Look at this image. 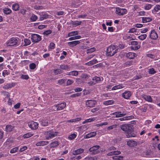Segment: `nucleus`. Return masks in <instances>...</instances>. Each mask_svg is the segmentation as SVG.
<instances>
[{
    "label": "nucleus",
    "mask_w": 160,
    "mask_h": 160,
    "mask_svg": "<svg viewBox=\"0 0 160 160\" xmlns=\"http://www.w3.org/2000/svg\"><path fill=\"white\" fill-rule=\"evenodd\" d=\"M98 62V61L96 59H93L89 62L86 63V65H91Z\"/></svg>",
    "instance_id": "obj_36"
},
{
    "label": "nucleus",
    "mask_w": 160,
    "mask_h": 160,
    "mask_svg": "<svg viewBox=\"0 0 160 160\" xmlns=\"http://www.w3.org/2000/svg\"><path fill=\"white\" fill-rule=\"evenodd\" d=\"M121 129L124 131H127L128 129V125L124 124L121 126Z\"/></svg>",
    "instance_id": "obj_38"
},
{
    "label": "nucleus",
    "mask_w": 160,
    "mask_h": 160,
    "mask_svg": "<svg viewBox=\"0 0 160 160\" xmlns=\"http://www.w3.org/2000/svg\"><path fill=\"white\" fill-rule=\"evenodd\" d=\"M74 82L71 79H68L67 80V85H69L71 84Z\"/></svg>",
    "instance_id": "obj_59"
},
{
    "label": "nucleus",
    "mask_w": 160,
    "mask_h": 160,
    "mask_svg": "<svg viewBox=\"0 0 160 160\" xmlns=\"http://www.w3.org/2000/svg\"><path fill=\"white\" fill-rule=\"evenodd\" d=\"M80 42L79 40L74 41L72 42H69L68 43V45L70 47H73L74 46H75L79 43H80Z\"/></svg>",
    "instance_id": "obj_16"
},
{
    "label": "nucleus",
    "mask_w": 160,
    "mask_h": 160,
    "mask_svg": "<svg viewBox=\"0 0 160 160\" xmlns=\"http://www.w3.org/2000/svg\"><path fill=\"white\" fill-rule=\"evenodd\" d=\"M112 158L114 160H122L123 156H113Z\"/></svg>",
    "instance_id": "obj_42"
},
{
    "label": "nucleus",
    "mask_w": 160,
    "mask_h": 160,
    "mask_svg": "<svg viewBox=\"0 0 160 160\" xmlns=\"http://www.w3.org/2000/svg\"><path fill=\"white\" fill-rule=\"evenodd\" d=\"M48 15L45 12H42L40 15L39 19L40 21H42L45 19H46V18H48Z\"/></svg>",
    "instance_id": "obj_18"
},
{
    "label": "nucleus",
    "mask_w": 160,
    "mask_h": 160,
    "mask_svg": "<svg viewBox=\"0 0 160 160\" xmlns=\"http://www.w3.org/2000/svg\"><path fill=\"white\" fill-rule=\"evenodd\" d=\"M152 5L151 4H147L144 6V9L146 10H150L152 7Z\"/></svg>",
    "instance_id": "obj_45"
},
{
    "label": "nucleus",
    "mask_w": 160,
    "mask_h": 160,
    "mask_svg": "<svg viewBox=\"0 0 160 160\" xmlns=\"http://www.w3.org/2000/svg\"><path fill=\"white\" fill-rule=\"evenodd\" d=\"M29 67L30 69H34L36 68V65L34 63H32L29 65Z\"/></svg>",
    "instance_id": "obj_53"
},
{
    "label": "nucleus",
    "mask_w": 160,
    "mask_h": 160,
    "mask_svg": "<svg viewBox=\"0 0 160 160\" xmlns=\"http://www.w3.org/2000/svg\"><path fill=\"white\" fill-rule=\"evenodd\" d=\"M127 145L130 147H133L137 145V142L135 141L128 140L127 142Z\"/></svg>",
    "instance_id": "obj_13"
},
{
    "label": "nucleus",
    "mask_w": 160,
    "mask_h": 160,
    "mask_svg": "<svg viewBox=\"0 0 160 160\" xmlns=\"http://www.w3.org/2000/svg\"><path fill=\"white\" fill-rule=\"evenodd\" d=\"M130 43L132 45V46L131 47V48L132 49L137 50L139 49L140 47V45L138 44V42L137 41H131Z\"/></svg>",
    "instance_id": "obj_9"
},
{
    "label": "nucleus",
    "mask_w": 160,
    "mask_h": 160,
    "mask_svg": "<svg viewBox=\"0 0 160 160\" xmlns=\"http://www.w3.org/2000/svg\"><path fill=\"white\" fill-rule=\"evenodd\" d=\"M38 18V17L34 14H32L30 18L31 20L32 21H36Z\"/></svg>",
    "instance_id": "obj_47"
},
{
    "label": "nucleus",
    "mask_w": 160,
    "mask_h": 160,
    "mask_svg": "<svg viewBox=\"0 0 160 160\" xmlns=\"http://www.w3.org/2000/svg\"><path fill=\"white\" fill-rule=\"evenodd\" d=\"M99 147V146L98 145L94 146L91 148L89 149V151L91 154H96L98 153L99 150L98 149Z\"/></svg>",
    "instance_id": "obj_5"
},
{
    "label": "nucleus",
    "mask_w": 160,
    "mask_h": 160,
    "mask_svg": "<svg viewBox=\"0 0 160 160\" xmlns=\"http://www.w3.org/2000/svg\"><path fill=\"white\" fill-rule=\"evenodd\" d=\"M113 101L111 100H108L105 101L103 102V104L105 105H109L112 104L113 103Z\"/></svg>",
    "instance_id": "obj_48"
},
{
    "label": "nucleus",
    "mask_w": 160,
    "mask_h": 160,
    "mask_svg": "<svg viewBox=\"0 0 160 160\" xmlns=\"http://www.w3.org/2000/svg\"><path fill=\"white\" fill-rule=\"evenodd\" d=\"M95 120L94 118H90L87 119L85 121L82 122L83 124H84L86 122H91Z\"/></svg>",
    "instance_id": "obj_51"
},
{
    "label": "nucleus",
    "mask_w": 160,
    "mask_h": 160,
    "mask_svg": "<svg viewBox=\"0 0 160 160\" xmlns=\"http://www.w3.org/2000/svg\"><path fill=\"white\" fill-rule=\"evenodd\" d=\"M147 37V35L145 34H141V35L138 36V38L139 39L141 40H143L146 38Z\"/></svg>",
    "instance_id": "obj_34"
},
{
    "label": "nucleus",
    "mask_w": 160,
    "mask_h": 160,
    "mask_svg": "<svg viewBox=\"0 0 160 160\" xmlns=\"http://www.w3.org/2000/svg\"><path fill=\"white\" fill-rule=\"evenodd\" d=\"M137 30V29H136L135 28H133L130 29L128 32L129 33H133L135 32Z\"/></svg>",
    "instance_id": "obj_55"
},
{
    "label": "nucleus",
    "mask_w": 160,
    "mask_h": 160,
    "mask_svg": "<svg viewBox=\"0 0 160 160\" xmlns=\"http://www.w3.org/2000/svg\"><path fill=\"white\" fill-rule=\"evenodd\" d=\"M31 39L32 42H36L40 41L41 38L39 35L37 34H33L32 36Z\"/></svg>",
    "instance_id": "obj_6"
},
{
    "label": "nucleus",
    "mask_w": 160,
    "mask_h": 160,
    "mask_svg": "<svg viewBox=\"0 0 160 160\" xmlns=\"http://www.w3.org/2000/svg\"><path fill=\"white\" fill-rule=\"evenodd\" d=\"M8 74H9V73L7 70H4L2 72V76L4 77Z\"/></svg>",
    "instance_id": "obj_56"
},
{
    "label": "nucleus",
    "mask_w": 160,
    "mask_h": 160,
    "mask_svg": "<svg viewBox=\"0 0 160 160\" xmlns=\"http://www.w3.org/2000/svg\"><path fill=\"white\" fill-rule=\"evenodd\" d=\"M93 80L94 82L93 83L94 84H95V83L101 81V78L99 77H95L93 78Z\"/></svg>",
    "instance_id": "obj_44"
},
{
    "label": "nucleus",
    "mask_w": 160,
    "mask_h": 160,
    "mask_svg": "<svg viewBox=\"0 0 160 160\" xmlns=\"http://www.w3.org/2000/svg\"><path fill=\"white\" fill-rule=\"evenodd\" d=\"M65 79H61L58 81V82L60 84H62L63 83L65 82Z\"/></svg>",
    "instance_id": "obj_60"
},
{
    "label": "nucleus",
    "mask_w": 160,
    "mask_h": 160,
    "mask_svg": "<svg viewBox=\"0 0 160 160\" xmlns=\"http://www.w3.org/2000/svg\"><path fill=\"white\" fill-rule=\"evenodd\" d=\"M147 56L148 57L151 58L152 59L154 58H155V55H153V54H147Z\"/></svg>",
    "instance_id": "obj_62"
},
{
    "label": "nucleus",
    "mask_w": 160,
    "mask_h": 160,
    "mask_svg": "<svg viewBox=\"0 0 160 160\" xmlns=\"http://www.w3.org/2000/svg\"><path fill=\"white\" fill-rule=\"evenodd\" d=\"M143 98L146 101L149 102H153L152 99L151 97L148 95H144L143 97Z\"/></svg>",
    "instance_id": "obj_25"
},
{
    "label": "nucleus",
    "mask_w": 160,
    "mask_h": 160,
    "mask_svg": "<svg viewBox=\"0 0 160 160\" xmlns=\"http://www.w3.org/2000/svg\"><path fill=\"white\" fill-rule=\"evenodd\" d=\"M19 149V147H18L14 148L12 149L10 151V153L11 154L14 153L18 152Z\"/></svg>",
    "instance_id": "obj_35"
},
{
    "label": "nucleus",
    "mask_w": 160,
    "mask_h": 160,
    "mask_svg": "<svg viewBox=\"0 0 160 160\" xmlns=\"http://www.w3.org/2000/svg\"><path fill=\"white\" fill-rule=\"evenodd\" d=\"M135 53L132 52H129L126 54V56L129 59H133L135 56Z\"/></svg>",
    "instance_id": "obj_20"
},
{
    "label": "nucleus",
    "mask_w": 160,
    "mask_h": 160,
    "mask_svg": "<svg viewBox=\"0 0 160 160\" xmlns=\"http://www.w3.org/2000/svg\"><path fill=\"white\" fill-rule=\"evenodd\" d=\"M148 72L149 74H154L156 72L153 68H151L149 69Z\"/></svg>",
    "instance_id": "obj_52"
},
{
    "label": "nucleus",
    "mask_w": 160,
    "mask_h": 160,
    "mask_svg": "<svg viewBox=\"0 0 160 160\" xmlns=\"http://www.w3.org/2000/svg\"><path fill=\"white\" fill-rule=\"evenodd\" d=\"M59 67L63 70H67L68 68H69L68 66L64 64H62L60 65Z\"/></svg>",
    "instance_id": "obj_46"
},
{
    "label": "nucleus",
    "mask_w": 160,
    "mask_h": 160,
    "mask_svg": "<svg viewBox=\"0 0 160 160\" xmlns=\"http://www.w3.org/2000/svg\"><path fill=\"white\" fill-rule=\"evenodd\" d=\"M151 17H144L142 18V20L143 23H146L151 21L152 20Z\"/></svg>",
    "instance_id": "obj_19"
},
{
    "label": "nucleus",
    "mask_w": 160,
    "mask_h": 160,
    "mask_svg": "<svg viewBox=\"0 0 160 160\" xmlns=\"http://www.w3.org/2000/svg\"><path fill=\"white\" fill-rule=\"evenodd\" d=\"M116 86L117 87L116 88H117L118 89H121L124 87V86L122 84H120L118 85H116Z\"/></svg>",
    "instance_id": "obj_63"
},
{
    "label": "nucleus",
    "mask_w": 160,
    "mask_h": 160,
    "mask_svg": "<svg viewBox=\"0 0 160 160\" xmlns=\"http://www.w3.org/2000/svg\"><path fill=\"white\" fill-rule=\"evenodd\" d=\"M66 106V103L65 102H63L55 105L52 107V108L54 111L60 110L64 108Z\"/></svg>",
    "instance_id": "obj_4"
},
{
    "label": "nucleus",
    "mask_w": 160,
    "mask_h": 160,
    "mask_svg": "<svg viewBox=\"0 0 160 160\" xmlns=\"http://www.w3.org/2000/svg\"><path fill=\"white\" fill-rule=\"evenodd\" d=\"M150 37L152 39H156L158 38V35L155 30H152L150 34Z\"/></svg>",
    "instance_id": "obj_11"
},
{
    "label": "nucleus",
    "mask_w": 160,
    "mask_h": 160,
    "mask_svg": "<svg viewBox=\"0 0 160 160\" xmlns=\"http://www.w3.org/2000/svg\"><path fill=\"white\" fill-rule=\"evenodd\" d=\"M12 11L10 9L7 8H5L3 9V12L6 14H8L11 12Z\"/></svg>",
    "instance_id": "obj_29"
},
{
    "label": "nucleus",
    "mask_w": 160,
    "mask_h": 160,
    "mask_svg": "<svg viewBox=\"0 0 160 160\" xmlns=\"http://www.w3.org/2000/svg\"><path fill=\"white\" fill-rule=\"evenodd\" d=\"M24 46H26L28 45L31 43L30 40L28 39H24Z\"/></svg>",
    "instance_id": "obj_49"
},
{
    "label": "nucleus",
    "mask_w": 160,
    "mask_h": 160,
    "mask_svg": "<svg viewBox=\"0 0 160 160\" xmlns=\"http://www.w3.org/2000/svg\"><path fill=\"white\" fill-rule=\"evenodd\" d=\"M131 94L130 91H126L122 94V96L126 99H128L131 97Z\"/></svg>",
    "instance_id": "obj_15"
},
{
    "label": "nucleus",
    "mask_w": 160,
    "mask_h": 160,
    "mask_svg": "<svg viewBox=\"0 0 160 160\" xmlns=\"http://www.w3.org/2000/svg\"><path fill=\"white\" fill-rule=\"evenodd\" d=\"M96 103V102L94 100H87L86 102V104L90 107H93Z\"/></svg>",
    "instance_id": "obj_12"
},
{
    "label": "nucleus",
    "mask_w": 160,
    "mask_h": 160,
    "mask_svg": "<svg viewBox=\"0 0 160 160\" xmlns=\"http://www.w3.org/2000/svg\"><path fill=\"white\" fill-rule=\"evenodd\" d=\"M55 44L53 43H50L49 46V50H50V49L52 50L54 49L55 48Z\"/></svg>",
    "instance_id": "obj_54"
},
{
    "label": "nucleus",
    "mask_w": 160,
    "mask_h": 160,
    "mask_svg": "<svg viewBox=\"0 0 160 160\" xmlns=\"http://www.w3.org/2000/svg\"><path fill=\"white\" fill-rule=\"evenodd\" d=\"M28 126L32 129H36L38 128V124L36 122L31 121L28 122Z\"/></svg>",
    "instance_id": "obj_10"
},
{
    "label": "nucleus",
    "mask_w": 160,
    "mask_h": 160,
    "mask_svg": "<svg viewBox=\"0 0 160 160\" xmlns=\"http://www.w3.org/2000/svg\"><path fill=\"white\" fill-rule=\"evenodd\" d=\"M33 134L31 132H29L25 134L23 136L24 138H27L31 137L33 135Z\"/></svg>",
    "instance_id": "obj_28"
},
{
    "label": "nucleus",
    "mask_w": 160,
    "mask_h": 160,
    "mask_svg": "<svg viewBox=\"0 0 160 160\" xmlns=\"http://www.w3.org/2000/svg\"><path fill=\"white\" fill-rule=\"evenodd\" d=\"M13 127L10 125H8L6 127V131L8 132H10L13 128Z\"/></svg>",
    "instance_id": "obj_33"
},
{
    "label": "nucleus",
    "mask_w": 160,
    "mask_h": 160,
    "mask_svg": "<svg viewBox=\"0 0 160 160\" xmlns=\"http://www.w3.org/2000/svg\"><path fill=\"white\" fill-rule=\"evenodd\" d=\"M27 148H28L26 146L21 147L19 149V152H23V151H25V150H27Z\"/></svg>",
    "instance_id": "obj_57"
},
{
    "label": "nucleus",
    "mask_w": 160,
    "mask_h": 160,
    "mask_svg": "<svg viewBox=\"0 0 160 160\" xmlns=\"http://www.w3.org/2000/svg\"><path fill=\"white\" fill-rule=\"evenodd\" d=\"M49 142L48 141H41L37 142L36 145L37 146H43L44 145H47Z\"/></svg>",
    "instance_id": "obj_14"
},
{
    "label": "nucleus",
    "mask_w": 160,
    "mask_h": 160,
    "mask_svg": "<svg viewBox=\"0 0 160 160\" xmlns=\"http://www.w3.org/2000/svg\"><path fill=\"white\" fill-rule=\"evenodd\" d=\"M98 158L97 157L95 156L93 157H87L84 158V160H97Z\"/></svg>",
    "instance_id": "obj_43"
},
{
    "label": "nucleus",
    "mask_w": 160,
    "mask_h": 160,
    "mask_svg": "<svg viewBox=\"0 0 160 160\" xmlns=\"http://www.w3.org/2000/svg\"><path fill=\"white\" fill-rule=\"evenodd\" d=\"M153 102L156 104L158 106L160 107V97L157 98L156 100L153 101Z\"/></svg>",
    "instance_id": "obj_32"
},
{
    "label": "nucleus",
    "mask_w": 160,
    "mask_h": 160,
    "mask_svg": "<svg viewBox=\"0 0 160 160\" xmlns=\"http://www.w3.org/2000/svg\"><path fill=\"white\" fill-rule=\"evenodd\" d=\"M78 74V72L76 71H73L70 72H68L67 75H72L73 76H77Z\"/></svg>",
    "instance_id": "obj_27"
},
{
    "label": "nucleus",
    "mask_w": 160,
    "mask_h": 160,
    "mask_svg": "<svg viewBox=\"0 0 160 160\" xmlns=\"http://www.w3.org/2000/svg\"><path fill=\"white\" fill-rule=\"evenodd\" d=\"M77 135L75 133H73L72 134L70 135L68 137V139L72 140V139H74L76 137Z\"/></svg>",
    "instance_id": "obj_40"
},
{
    "label": "nucleus",
    "mask_w": 160,
    "mask_h": 160,
    "mask_svg": "<svg viewBox=\"0 0 160 160\" xmlns=\"http://www.w3.org/2000/svg\"><path fill=\"white\" fill-rule=\"evenodd\" d=\"M54 72L55 74H57L62 72L61 70L60 69H57L54 70Z\"/></svg>",
    "instance_id": "obj_64"
},
{
    "label": "nucleus",
    "mask_w": 160,
    "mask_h": 160,
    "mask_svg": "<svg viewBox=\"0 0 160 160\" xmlns=\"http://www.w3.org/2000/svg\"><path fill=\"white\" fill-rule=\"evenodd\" d=\"M113 114L116 116L117 118L123 117L126 115V113H122L121 112H114Z\"/></svg>",
    "instance_id": "obj_21"
},
{
    "label": "nucleus",
    "mask_w": 160,
    "mask_h": 160,
    "mask_svg": "<svg viewBox=\"0 0 160 160\" xmlns=\"http://www.w3.org/2000/svg\"><path fill=\"white\" fill-rule=\"evenodd\" d=\"M96 134V132H93L86 135L84 138H92L95 136Z\"/></svg>",
    "instance_id": "obj_17"
},
{
    "label": "nucleus",
    "mask_w": 160,
    "mask_h": 160,
    "mask_svg": "<svg viewBox=\"0 0 160 160\" xmlns=\"http://www.w3.org/2000/svg\"><path fill=\"white\" fill-rule=\"evenodd\" d=\"M19 8V6L18 3H15L12 6V9L14 11L18 10Z\"/></svg>",
    "instance_id": "obj_31"
},
{
    "label": "nucleus",
    "mask_w": 160,
    "mask_h": 160,
    "mask_svg": "<svg viewBox=\"0 0 160 160\" xmlns=\"http://www.w3.org/2000/svg\"><path fill=\"white\" fill-rule=\"evenodd\" d=\"M16 82L8 83L4 84L3 85V88L4 89H8L13 87L16 85Z\"/></svg>",
    "instance_id": "obj_7"
},
{
    "label": "nucleus",
    "mask_w": 160,
    "mask_h": 160,
    "mask_svg": "<svg viewBox=\"0 0 160 160\" xmlns=\"http://www.w3.org/2000/svg\"><path fill=\"white\" fill-rule=\"evenodd\" d=\"M121 153V152L119 151H112L108 153L107 155L109 156H111L114 155H118L120 154Z\"/></svg>",
    "instance_id": "obj_22"
},
{
    "label": "nucleus",
    "mask_w": 160,
    "mask_h": 160,
    "mask_svg": "<svg viewBox=\"0 0 160 160\" xmlns=\"http://www.w3.org/2000/svg\"><path fill=\"white\" fill-rule=\"evenodd\" d=\"M117 49H116V46L111 45L107 49V54L108 56H112L117 52Z\"/></svg>",
    "instance_id": "obj_1"
},
{
    "label": "nucleus",
    "mask_w": 160,
    "mask_h": 160,
    "mask_svg": "<svg viewBox=\"0 0 160 160\" xmlns=\"http://www.w3.org/2000/svg\"><path fill=\"white\" fill-rule=\"evenodd\" d=\"M84 149H79L73 151L72 154L73 155H76L80 154L84 152Z\"/></svg>",
    "instance_id": "obj_24"
},
{
    "label": "nucleus",
    "mask_w": 160,
    "mask_h": 160,
    "mask_svg": "<svg viewBox=\"0 0 160 160\" xmlns=\"http://www.w3.org/2000/svg\"><path fill=\"white\" fill-rule=\"evenodd\" d=\"M21 78L22 79L26 80L28 79L29 78V76L28 75H22L21 76Z\"/></svg>",
    "instance_id": "obj_58"
},
{
    "label": "nucleus",
    "mask_w": 160,
    "mask_h": 160,
    "mask_svg": "<svg viewBox=\"0 0 160 160\" xmlns=\"http://www.w3.org/2000/svg\"><path fill=\"white\" fill-rule=\"evenodd\" d=\"M58 134V132L49 131L45 133V138L47 140H49Z\"/></svg>",
    "instance_id": "obj_2"
},
{
    "label": "nucleus",
    "mask_w": 160,
    "mask_h": 160,
    "mask_svg": "<svg viewBox=\"0 0 160 160\" xmlns=\"http://www.w3.org/2000/svg\"><path fill=\"white\" fill-rule=\"evenodd\" d=\"M18 38H12L9 40L7 42V46H13L18 44Z\"/></svg>",
    "instance_id": "obj_3"
},
{
    "label": "nucleus",
    "mask_w": 160,
    "mask_h": 160,
    "mask_svg": "<svg viewBox=\"0 0 160 160\" xmlns=\"http://www.w3.org/2000/svg\"><path fill=\"white\" fill-rule=\"evenodd\" d=\"M78 34V32L77 31H74L69 32L68 34V37L75 36Z\"/></svg>",
    "instance_id": "obj_26"
},
{
    "label": "nucleus",
    "mask_w": 160,
    "mask_h": 160,
    "mask_svg": "<svg viewBox=\"0 0 160 160\" xmlns=\"http://www.w3.org/2000/svg\"><path fill=\"white\" fill-rule=\"evenodd\" d=\"M52 33V31L50 30H48L45 31L43 32V34L45 36H47L49 34Z\"/></svg>",
    "instance_id": "obj_50"
},
{
    "label": "nucleus",
    "mask_w": 160,
    "mask_h": 160,
    "mask_svg": "<svg viewBox=\"0 0 160 160\" xmlns=\"http://www.w3.org/2000/svg\"><path fill=\"white\" fill-rule=\"evenodd\" d=\"M81 120V118H78L75 119H72L70 120H68L67 121V122H75L77 121H79Z\"/></svg>",
    "instance_id": "obj_41"
},
{
    "label": "nucleus",
    "mask_w": 160,
    "mask_h": 160,
    "mask_svg": "<svg viewBox=\"0 0 160 160\" xmlns=\"http://www.w3.org/2000/svg\"><path fill=\"white\" fill-rule=\"evenodd\" d=\"M96 50V48L94 47L91 48L87 49L86 50V52L88 54L90 53H92L95 51Z\"/></svg>",
    "instance_id": "obj_39"
},
{
    "label": "nucleus",
    "mask_w": 160,
    "mask_h": 160,
    "mask_svg": "<svg viewBox=\"0 0 160 160\" xmlns=\"http://www.w3.org/2000/svg\"><path fill=\"white\" fill-rule=\"evenodd\" d=\"M59 145L58 142L57 141H55L52 142L50 145L51 148H55Z\"/></svg>",
    "instance_id": "obj_30"
},
{
    "label": "nucleus",
    "mask_w": 160,
    "mask_h": 160,
    "mask_svg": "<svg viewBox=\"0 0 160 160\" xmlns=\"http://www.w3.org/2000/svg\"><path fill=\"white\" fill-rule=\"evenodd\" d=\"M160 10V4L156 5L152 10V13L155 14L156 12Z\"/></svg>",
    "instance_id": "obj_23"
},
{
    "label": "nucleus",
    "mask_w": 160,
    "mask_h": 160,
    "mask_svg": "<svg viewBox=\"0 0 160 160\" xmlns=\"http://www.w3.org/2000/svg\"><path fill=\"white\" fill-rule=\"evenodd\" d=\"M127 11L126 9L121 8H116V13L119 15H123L127 13Z\"/></svg>",
    "instance_id": "obj_8"
},
{
    "label": "nucleus",
    "mask_w": 160,
    "mask_h": 160,
    "mask_svg": "<svg viewBox=\"0 0 160 160\" xmlns=\"http://www.w3.org/2000/svg\"><path fill=\"white\" fill-rule=\"evenodd\" d=\"M48 122L46 120H42L40 121L41 124L43 126H47L48 125Z\"/></svg>",
    "instance_id": "obj_37"
},
{
    "label": "nucleus",
    "mask_w": 160,
    "mask_h": 160,
    "mask_svg": "<svg viewBox=\"0 0 160 160\" xmlns=\"http://www.w3.org/2000/svg\"><path fill=\"white\" fill-rule=\"evenodd\" d=\"M81 23V22L80 21H75L74 22L73 24V25H76V26L79 25H80Z\"/></svg>",
    "instance_id": "obj_61"
}]
</instances>
